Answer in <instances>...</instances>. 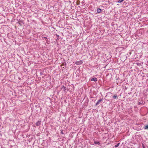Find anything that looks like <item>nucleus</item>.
<instances>
[{
	"instance_id": "1",
	"label": "nucleus",
	"mask_w": 148,
	"mask_h": 148,
	"mask_svg": "<svg viewBox=\"0 0 148 148\" xmlns=\"http://www.w3.org/2000/svg\"><path fill=\"white\" fill-rule=\"evenodd\" d=\"M83 63V61L80 60L78 61H77L75 62V64L77 65H79L82 64Z\"/></svg>"
},
{
	"instance_id": "12",
	"label": "nucleus",
	"mask_w": 148,
	"mask_h": 148,
	"mask_svg": "<svg viewBox=\"0 0 148 148\" xmlns=\"http://www.w3.org/2000/svg\"><path fill=\"white\" fill-rule=\"evenodd\" d=\"M138 105H140L141 104V103L140 102H138Z\"/></svg>"
},
{
	"instance_id": "6",
	"label": "nucleus",
	"mask_w": 148,
	"mask_h": 148,
	"mask_svg": "<svg viewBox=\"0 0 148 148\" xmlns=\"http://www.w3.org/2000/svg\"><path fill=\"white\" fill-rule=\"evenodd\" d=\"M101 11V10L100 8H98L97 10V12L98 13H100Z\"/></svg>"
},
{
	"instance_id": "3",
	"label": "nucleus",
	"mask_w": 148,
	"mask_h": 148,
	"mask_svg": "<svg viewBox=\"0 0 148 148\" xmlns=\"http://www.w3.org/2000/svg\"><path fill=\"white\" fill-rule=\"evenodd\" d=\"M102 100V99H100L98 100L96 103V105H97Z\"/></svg>"
},
{
	"instance_id": "11",
	"label": "nucleus",
	"mask_w": 148,
	"mask_h": 148,
	"mask_svg": "<svg viewBox=\"0 0 148 148\" xmlns=\"http://www.w3.org/2000/svg\"><path fill=\"white\" fill-rule=\"evenodd\" d=\"M119 143H118L117 145H115V147H117L119 146Z\"/></svg>"
},
{
	"instance_id": "5",
	"label": "nucleus",
	"mask_w": 148,
	"mask_h": 148,
	"mask_svg": "<svg viewBox=\"0 0 148 148\" xmlns=\"http://www.w3.org/2000/svg\"><path fill=\"white\" fill-rule=\"evenodd\" d=\"M94 143L95 144H97L98 145L101 144V143L99 142L98 141H95L94 142Z\"/></svg>"
},
{
	"instance_id": "2",
	"label": "nucleus",
	"mask_w": 148,
	"mask_h": 148,
	"mask_svg": "<svg viewBox=\"0 0 148 148\" xmlns=\"http://www.w3.org/2000/svg\"><path fill=\"white\" fill-rule=\"evenodd\" d=\"M41 124V121H38L36 123V125L37 126L40 125Z\"/></svg>"
},
{
	"instance_id": "7",
	"label": "nucleus",
	"mask_w": 148,
	"mask_h": 148,
	"mask_svg": "<svg viewBox=\"0 0 148 148\" xmlns=\"http://www.w3.org/2000/svg\"><path fill=\"white\" fill-rule=\"evenodd\" d=\"M61 89H62L63 91H65L66 90V87L64 86H63L62 87Z\"/></svg>"
},
{
	"instance_id": "4",
	"label": "nucleus",
	"mask_w": 148,
	"mask_h": 148,
	"mask_svg": "<svg viewBox=\"0 0 148 148\" xmlns=\"http://www.w3.org/2000/svg\"><path fill=\"white\" fill-rule=\"evenodd\" d=\"M97 78H96V77L93 78L91 79V81H94V82L97 81Z\"/></svg>"
},
{
	"instance_id": "10",
	"label": "nucleus",
	"mask_w": 148,
	"mask_h": 148,
	"mask_svg": "<svg viewBox=\"0 0 148 148\" xmlns=\"http://www.w3.org/2000/svg\"><path fill=\"white\" fill-rule=\"evenodd\" d=\"M145 129H148V125H145Z\"/></svg>"
},
{
	"instance_id": "8",
	"label": "nucleus",
	"mask_w": 148,
	"mask_h": 148,
	"mask_svg": "<svg viewBox=\"0 0 148 148\" xmlns=\"http://www.w3.org/2000/svg\"><path fill=\"white\" fill-rule=\"evenodd\" d=\"M113 97V98H114V99H117L118 98V97H117V95H114Z\"/></svg>"
},
{
	"instance_id": "9",
	"label": "nucleus",
	"mask_w": 148,
	"mask_h": 148,
	"mask_svg": "<svg viewBox=\"0 0 148 148\" xmlns=\"http://www.w3.org/2000/svg\"><path fill=\"white\" fill-rule=\"evenodd\" d=\"M124 1V0H119L118 1V2H119V3H121V2H122V1Z\"/></svg>"
}]
</instances>
